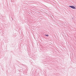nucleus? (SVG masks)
Wrapping results in <instances>:
<instances>
[{
  "instance_id": "obj_1",
  "label": "nucleus",
  "mask_w": 76,
  "mask_h": 76,
  "mask_svg": "<svg viewBox=\"0 0 76 76\" xmlns=\"http://www.w3.org/2000/svg\"><path fill=\"white\" fill-rule=\"evenodd\" d=\"M69 7H71V8H72V9H76V8L75 7H74L73 6H69Z\"/></svg>"
},
{
  "instance_id": "obj_2",
  "label": "nucleus",
  "mask_w": 76,
  "mask_h": 76,
  "mask_svg": "<svg viewBox=\"0 0 76 76\" xmlns=\"http://www.w3.org/2000/svg\"><path fill=\"white\" fill-rule=\"evenodd\" d=\"M46 36H47V37H48V35H46Z\"/></svg>"
}]
</instances>
